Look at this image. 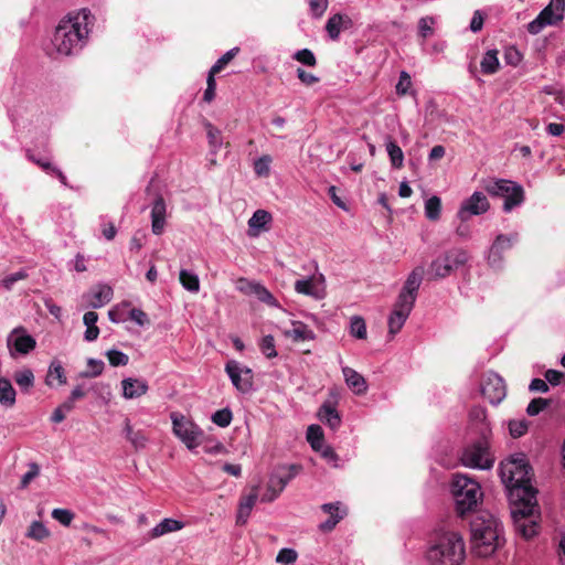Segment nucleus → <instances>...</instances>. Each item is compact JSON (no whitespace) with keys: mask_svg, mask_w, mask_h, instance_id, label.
Instances as JSON below:
<instances>
[{"mask_svg":"<svg viewBox=\"0 0 565 565\" xmlns=\"http://www.w3.org/2000/svg\"><path fill=\"white\" fill-rule=\"evenodd\" d=\"M90 18V11L82 9L60 21L52 38L56 54L70 56L82 51L88 40Z\"/></svg>","mask_w":565,"mask_h":565,"instance_id":"obj_1","label":"nucleus"},{"mask_svg":"<svg viewBox=\"0 0 565 565\" xmlns=\"http://www.w3.org/2000/svg\"><path fill=\"white\" fill-rule=\"evenodd\" d=\"M500 478L508 490L510 502L536 498L531 484V467L525 455L515 454L503 460L499 467Z\"/></svg>","mask_w":565,"mask_h":565,"instance_id":"obj_2","label":"nucleus"},{"mask_svg":"<svg viewBox=\"0 0 565 565\" xmlns=\"http://www.w3.org/2000/svg\"><path fill=\"white\" fill-rule=\"evenodd\" d=\"M473 552L480 557L492 555L503 543L498 519L487 512L477 514L470 523Z\"/></svg>","mask_w":565,"mask_h":565,"instance_id":"obj_3","label":"nucleus"},{"mask_svg":"<svg viewBox=\"0 0 565 565\" xmlns=\"http://www.w3.org/2000/svg\"><path fill=\"white\" fill-rule=\"evenodd\" d=\"M466 558V544L460 533H440L427 551L430 565H462Z\"/></svg>","mask_w":565,"mask_h":565,"instance_id":"obj_4","label":"nucleus"},{"mask_svg":"<svg viewBox=\"0 0 565 565\" xmlns=\"http://www.w3.org/2000/svg\"><path fill=\"white\" fill-rule=\"evenodd\" d=\"M451 493L455 500L456 511L461 516L473 512L483 498L480 483L476 479L462 473L454 475Z\"/></svg>","mask_w":565,"mask_h":565,"instance_id":"obj_5","label":"nucleus"},{"mask_svg":"<svg viewBox=\"0 0 565 565\" xmlns=\"http://www.w3.org/2000/svg\"><path fill=\"white\" fill-rule=\"evenodd\" d=\"M482 188L490 196L504 200L503 211L507 213L524 201L523 188L511 180L489 178L482 181Z\"/></svg>","mask_w":565,"mask_h":565,"instance_id":"obj_6","label":"nucleus"},{"mask_svg":"<svg viewBox=\"0 0 565 565\" xmlns=\"http://www.w3.org/2000/svg\"><path fill=\"white\" fill-rule=\"evenodd\" d=\"M511 515L515 532L522 537L529 540L537 534L539 524L536 522L537 500L525 499L520 502H511Z\"/></svg>","mask_w":565,"mask_h":565,"instance_id":"obj_7","label":"nucleus"},{"mask_svg":"<svg viewBox=\"0 0 565 565\" xmlns=\"http://www.w3.org/2000/svg\"><path fill=\"white\" fill-rule=\"evenodd\" d=\"M490 433L488 425L483 424L482 436L463 448L460 461L465 467L480 470H488L494 463V458L490 452L488 434Z\"/></svg>","mask_w":565,"mask_h":565,"instance_id":"obj_8","label":"nucleus"},{"mask_svg":"<svg viewBox=\"0 0 565 565\" xmlns=\"http://www.w3.org/2000/svg\"><path fill=\"white\" fill-rule=\"evenodd\" d=\"M170 419L172 423L173 434L190 451H193L203 444L204 431L191 418L181 413L172 412L170 414Z\"/></svg>","mask_w":565,"mask_h":565,"instance_id":"obj_9","label":"nucleus"},{"mask_svg":"<svg viewBox=\"0 0 565 565\" xmlns=\"http://www.w3.org/2000/svg\"><path fill=\"white\" fill-rule=\"evenodd\" d=\"M468 253L461 248H452L435 258L428 274L431 279H443L450 276L460 266L468 262Z\"/></svg>","mask_w":565,"mask_h":565,"instance_id":"obj_10","label":"nucleus"},{"mask_svg":"<svg viewBox=\"0 0 565 565\" xmlns=\"http://www.w3.org/2000/svg\"><path fill=\"white\" fill-rule=\"evenodd\" d=\"M423 274L424 268L422 266H418L412 270L398 294L394 309L411 315L417 298V291L423 281Z\"/></svg>","mask_w":565,"mask_h":565,"instance_id":"obj_11","label":"nucleus"},{"mask_svg":"<svg viewBox=\"0 0 565 565\" xmlns=\"http://www.w3.org/2000/svg\"><path fill=\"white\" fill-rule=\"evenodd\" d=\"M225 372L234 387L241 393H248L253 387V371L242 365L236 360H230L225 364Z\"/></svg>","mask_w":565,"mask_h":565,"instance_id":"obj_12","label":"nucleus"},{"mask_svg":"<svg viewBox=\"0 0 565 565\" xmlns=\"http://www.w3.org/2000/svg\"><path fill=\"white\" fill-rule=\"evenodd\" d=\"M481 393L491 404H500L507 395L503 379L494 372L486 373L481 382Z\"/></svg>","mask_w":565,"mask_h":565,"instance_id":"obj_13","label":"nucleus"},{"mask_svg":"<svg viewBox=\"0 0 565 565\" xmlns=\"http://www.w3.org/2000/svg\"><path fill=\"white\" fill-rule=\"evenodd\" d=\"M7 345L10 350L11 355L28 354L33 351L36 347L35 339L28 333L25 328H14L7 338Z\"/></svg>","mask_w":565,"mask_h":565,"instance_id":"obj_14","label":"nucleus"},{"mask_svg":"<svg viewBox=\"0 0 565 565\" xmlns=\"http://www.w3.org/2000/svg\"><path fill=\"white\" fill-rule=\"evenodd\" d=\"M490 207L487 196L482 192L476 191L465 200L458 211V217L461 221H467L472 215H480L486 213Z\"/></svg>","mask_w":565,"mask_h":565,"instance_id":"obj_15","label":"nucleus"},{"mask_svg":"<svg viewBox=\"0 0 565 565\" xmlns=\"http://www.w3.org/2000/svg\"><path fill=\"white\" fill-rule=\"evenodd\" d=\"M516 234L498 235L489 250V264L492 267H500L503 259V253L509 250L513 246L514 242H516Z\"/></svg>","mask_w":565,"mask_h":565,"instance_id":"obj_16","label":"nucleus"},{"mask_svg":"<svg viewBox=\"0 0 565 565\" xmlns=\"http://www.w3.org/2000/svg\"><path fill=\"white\" fill-rule=\"evenodd\" d=\"M151 232L154 235H161L167 225V204L162 195H157L151 204Z\"/></svg>","mask_w":565,"mask_h":565,"instance_id":"obj_17","label":"nucleus"},{"mask_svg":"<svg viewBox=\"0 0 565 565\" xmlns=\"http://www.w3.org/2000/svg\"><path fill=\"white\" fill-rule=\"evenodd\" d=\"M323 281L324 278L322 275L320 277L299 279L295 282V290L298 294L310 296L315 299H322L326 296Z\"/></svg>","mask_w":565,"mask_h":565,"instance_id":"obj_18","label":"nucleus"},{"mask_svg":"<svg viewBox=\"0 0 565 565\" xmlns=\"http://www.w3.org/2000/svg\"><path fill=\"white\" fill-rule=\"evenodd\" d=\"M300 471V467L296 465L279 467L269 477L268 484L270 489L277 488L282 492L286 486L292 480Z\"/></svg>","mask_w":565,"mask_h":565,"instance_id":"obj_19","label":"nucleus"},{"mask_svg":"<svg viewBox=\"0 0 565 565\" xmlns=\"http://www.w3.org/2000/svg\"><path fill=\"white\" fill-rule=\"evenodd\" d=\"M271 222L273 216L268 211L262 209L256 210L248 220V235L256 237L260 233L269 231Z\"/></svg>","mask_w":565,"mask_h":565,"instance_id":"obj_20","label":"nucleus"},{"mask_svg":"<svg viewBox=\"0 0 565 565\" xmlns=\"http://www.w3.org/2000/svg\"><path fill=\"white\" fill-rule=\"evenodd\" d=\"M149 385L146 380L126 377L121 381L122 397L126 399L139 398L147 394Z\"/></svg>","mask_w":565,"mask_h":565,"instance_id":"obj_21","label":"nucleus"},{"mask_svg":"<svg viewBox=\"0 0 565 565\" xmlns=\"http://www.w3.org/2000/svg\"><path fill=\"white\" fill-rule=\"evenodd\" d=\"M87 305L94 309L102 308L113 298V289L107 285H97L84 296Z\"/></svg>","mask_w":565,"mask_h":565,"instance_id":"obj_22","label":"nucleus"},{"mask_svg":"<svg viewBox=\"0 0 565 565\" xmlns=\"http://www.w3.org/2000/svg\"><path fill=\"white\" fill-rule=\"evenodd\" d=\"M258 499V486H254L248 494H243L238 504L236 515L237 524H245L250 515V512Z\"/></svg>","mask_w":565,"mask_h":565,"instance_id":"obj_23","label":"nucleus"},{"mask_svg":"<svg viewBox=\"0 0 565 565\" xmlns=\"http://www.w3.org/2000/svg\"><path fill=\"white\" fill-rule=\"evenodd\" d=\"M322 511L328 513L330 516L324 522L320 523L319 529L322 532L332 531L335 525L345 516L347 511L341 510L340 503H324L321 507Z\"/></svg>","mask_w":565,"mask_h":565,"instance_id":"obj_24","label":"nucleus"},{"mask_svg":"<svg viewBox=\"0 0 565 565\" xmlns=\"http://www.w3.org/2000/svg\"><path fill=\"white\" fill-rule=\"evenodd\" d=\"M565 12V0H551L550 4L540 13V20L546 24H555L563 20Z\"/></svg>","mask_w":565,"mask_h":565,"instance_id":"obj_25","label":"nucleus"},{"mask_svg":"<svg viewBox=\"0 0 565 565\" xmlns=\"http://www.w3.org/2000/svg\"><path fill=\"white\" fill-rule=\"evenodd\" d=\"M284 335L294 342L312 341L316 339L313 330L301 321H291V328L285 330Z\"/></svg>","mask_w":565,"mask_h":565,"instance_id":"obj_26","label":"nucleus"},{"mask_svg":"<svg viewBox=\"0 0 565 565\" xmlns=\"http://www.w3.org/2000/svg\"><path fill=\"white\" fill-rule=\"evenodd\" d=\"M342 373L347 385L353 391L354 394L363 395L366 393L367 384L365 379L360 373L349 366H343Z\"/></svg>","mask_w":565,"mask_h":565,"instance_id":"obj_27","label":"nucleus"},{"mask_svg":"<svg viewBox=\"0 0 565 565\" xmlns=\"http://www.w3.org/2000/svg\"><path fill=\"white\" fill-rule=\"evenodd\" d=\"M318 416L320 420L327 424L332 430H337L340 427V414L330 401H327L321 405Z\"/></svg>","mask_w":565,"mask_h":565,"instance_id":"obj_28","label":"nucleus"},{"mask_svg":"<svg viewBox=\"0 0 565 565\" xmlns=\"http://www.w3.org/2000/svg\"><path fill=\"white\" fill-rule=\"evenodd\" d=\"M124 435L126 439L131 444V446L136 450H140L146 448L148 444V438L142 430H135L130 420L128 418L125 419L124 423Z\"/></svg>","mask_w":565,"mask_h":565,"instance_id":"obj_29","label":"nucleus"},{"mask_svg":"<svg viewBox=\"0 0 565 565\" xmlns=\"http://www.w3.org/2000/svg\"><path fill=\"white\" fill-rule=\"evenodd\" d=\"M183 527V522L175 519L166 518L150 531L149 535L151 539H157L168 533L180 531Z\"/></svg>","mask_w":565,"mask_h":565,"instance_id":"obj_30","label":"nucleus"},{"mask_svg":"<svg viewBox=\"0 0 565 565\" xmlns=\"http://www.w3.org/2000/svg\"><path fill=\"white\" fill-rule=\"evenodd\" d=\"M98 315L95 311H87L83 317V322L86 326L84 332V340L87 342L95 341L99 335V328L96 326Z\"/></svg>","mask_w":565,"mask_h":565,"instance_id":"obj_31","label":"nucleus"},{"mask_svg":"<svg viewBox=\"0 0 565 565\" xmlns=\"http://www.w3.org/2000/svg\"><path fill=\"white\" fill-rule=\"evenodd\" d=\"M45 382L49 386L66 384V375L60 361L54 360L51 362Z\"/></svg>","mask_w":565,"mask_h":565,"instance_id":"obj_32","label":"nucleus"},{"mask_svg":"<svg viewBox=\"0 0 565 565\" xmlns=\"http://www.w3.org/2000/svg\"><path fill=\"white\" fill-rule=\"evenodd\" d=\"M15 390L11 382L0 376V404L4 407H12L15 404Z\"/></svg>","mask_w":565,"mask_h":565,"instance_id":"obj_33","label":"nucleus"},{"mask_svg":"<svg viewBox=\"0 0 565 565\" xmlns=\"http://www.w3.org/2000/svg\"><path fill=\"white\" fill-rule=\"evenodd\" d=\"M481 72L486 75H492L498 72L500 67V62L498 58L497 50H489L482 56L480 63Z\"/></svg>","mask_w":565,"mask_h":565,"instance_id":"obj_34","label":"nucleus"},{"mask_svg":"<svg viewBox=\"0 0 565 565\" xmlns=\"http://www.w3.org/2000/svg\"><path fill=\"white\" fill-rule=\"evenodd\" d=\"M246 290L252 291V295L256 296L259 301L270 307L279 306L273 294L259 282H256V285H249Z\"/></svg>","mask_w":565,"mask_h":565,"instance_id":"obj_35","label":"nucleus"},{"mask_svg":"<svg viewBox=\"0 0 565 565\" xmlns=\"http://www.w3.org/2000/svg\"><path fill=\"white\" fill-rule=\"evenodd\" d=\"M385 147L390 158L391 166L395 169H401L404 164V153L401 147L391 138H387Z\"/></svg>","mask_w":565,"mask_h":565,"instance_id":"obj_36","label":"nucleus"},{"mask_svg":"<svg viewBox=\"0 0 565 565\" xmlns=\"http://www.w3.org/2000/svg\"><path fill=\"white\" fill-rule=\"evenodd\" d=\"M407 312H403L396 309H393L392 313L388 317V333L394 337L396 333L401 331L403 326L405 324L407 318Z\"/></svg>","mask_w":565,"mask_h":565,"instance_id":"obj_37","label":"nucleus"},{"mask_svg":"<svg viewBox=\"0 0 565 565\" xmlns=\"http://www.w3.org/2000/svg\"><path fill=\"white\" fill-rule=\"evenodd\" d=\"M350 22V19L342 14H333L330 17L326 24V30L332 40H337L340 35L344 21Z\"/></svg>","mask_w":565,"mask_h":565,"instance_id":"obj_38","label":"nucleus"},{"mask_svg":"<svg viewBox=\"0 0 565 565\" xmlns=\"http://www.w3.org/2000/svg\"><path fill=\"white\" fill-rule=\"evenodd\" d=\"M179 278L181 285L188 291L198 292L200 290V280L196 274L186 269H181Z\"/></svg>","mask_w":565,"mask_h":565,"instance_id":"obj_39","label":"nucleus"},{"mask_svg":"<svg viewBox=\"0 0 565 565\" xmlns=\"http://www.w3.org/2000/svg\"><path fill=\"white\" fill-rule=\"evenodd\" d=\"M441 212V200L437 195L430 196L425 202V216L430 221H438Z\"/></svg>","mask_w":565,"mask_h":565,"instance_id":"obj_40","label":"nucleus"},{"mask_svg":"<svg viewBox=\"0 0 565 565\" xmlns=\"http://www.w3.org/2000/svg\"><path fill=\"white\" fill-rule=\"evenodd\" d=\"M307 440L313 450H320L323 446V431L318 425H310L307 429Z\"/></svg>","mask_w":565,"mask_h":565,"instance_id":"obj_41","label":"nucleus"},{"mask_svg":"<svg viewBox=\"0 0 565 565\" xmlns=\"http://www.w3.org/2000/svg\"><path fill=\"white\" fill-rule=\"evenodd\" d=\"M14 381L22 391H29L34 385L33 372L30 369L17 371Z\"/></svg>","mask_w":565,"mask_h":565,"instance_id":"obj_42","label":"nucleus"},{"mask_svg":"<svg viewBox=\"0 0 565 565\" xmlns=\"http://www.w3.org/2000/svg\"><path fill=\"white\" fill-rule=\"evenodd\" d=\"M350 334L356 339L366 338V324L362 317L353 316L350 320Z\"/></svg>","mask_w":565,"mask_h":565,"instance_id":"obj_43","label":"nucleus"},{"mask_svg":"<svg viewBox=\"0 0 565 565\" xmlns=\"http://www.w3.org/2000/svg\"><path fill=\"white\" fill-rule=\"evenodd\" d=\"M26 536L35 541H43L50 536V531L42 522L33 521L29 526Z\"/></svg>","mask_w":565,"mask_h":565,"instance_id":"obj_44","label":"nucleus"},{"mask_svg":"<svg viewBox=\"0 0 565 565\" xmlns=\"http://www.w3.org/2000/svg\"><path fill=\"white\" fill-rule=\"evenodd\" d=\"M106 356L111 366H126L129 363V356L122 351L111 349L106 352Z\"/></svg>","mask_w":565,"mask_h":565,"instance_id":"obj_45","label":"nucleus"},{"mask_svg":"<svg viewBox=\"0 0 565 565\" xmlns=\"http://www.w3.org/2000/svg\"><path fill=\"white\" fill-rule=\"evenodd\" d=\"M211 419L215 425H217L222 428H225V427L230 426V424L233 419V414L230 408H222V409L216 411L212 415Z\"/></svg>","mask_w":565,"mask_h":565,"instance_id":"obj_46","label":"nucleus"},{"mask_svg":"<svg viewBox=\"0 0 565 565\" xmlns=\"http://www.w3.org/2000/svg\"><path fill=\"white\" fill-rule=\"evenodd\" d=\"M292 57H294V60H296L297 62H299L306 66L315 67L317 65V58H316L313 52L309 49H302V50L297 51L292 55Z\"/></svg>","mask_w":565,"mask_h":565,"instance_id":"obj_47","label":"nucleus"},{"mask_svg":"<svg viewBox=\"0 0 565 565\" xmlns=\"http://www.w3.org/2000/svg\"><path fill=\"white\" fill-rule=\"evenodd\" d=\"M259 349L262 353L268 359L277 356L275 339L273 335H265L259 343Z\"/></svg>","mask_w":565,"mask_h":565,"instance_id":"obj_48","label":"nucleus"},{"mask_svg":"<svg viewBox=\"0 0 565 565\" xmlns=\"http://www.w3.org/2000/svg\"><path fill=\"white\" fill-rule=\"evenodd\" d=\"M206 129L209 143L213 151L216 152L222 146L221 131L210 122L206 124Z\"/></svg>","mask_w":565,"mask_h":565,"instance_id":"obj_49","label":"nucleus"},{"mask_svg":"<svg viewBox=\"0 0 565 565\" xmlns=\"http://www.w3.org/2000/svg\"><path fill=\"white\" fill-rule=\"evenodd\" d=\"M271 158L263 156L254 162V171L258 177H267L270 171Z\"/></svg>","mask_w":565,"mask_h":565,"instance_id":"obj_50","label":"nucleus"},{"mask_svg":"<svg viewBox=\"0 0 565 565\" xmlns=\"http://www.w3.org/2000/svg\"><path fill=\"white\" fill-rule=\"evenodd\" d=\"M51 515L54 520H56L64 526L71 525V523L74 519V513L67 509H60V508L54 509L52 511Z\"/></svg>","mask_w":565,"mask_h":565,"instance_id":"obj_51","label":"nucleus"},{"mask_svg":"<svg viewBox=\"0 0 565 565\" xmlns=\"http://www.w3.org/2000/svg\"><path fill=\"white\" fill-rule=\"evenodd\" d=\"M527 428L529 424L525 419H515L509 423V430L513 438L523 436L527 431Z\"/></svg>","mask_w":565,"mask_h":565,"instance_id":"obj_52","label":"nucleus"},{"mask_svg":"<svg viewBox=\"0 0 565 565\" xmlns=\"http://www.w3.org/2000/svg\"><path fill=\"white\" fill-rule=\"evenodd\" d=\"M87 365L90 367V371L82 372L81 376L83 377H95L103 373L104 371V362L102 360L88 359Z\"/></svg>","mask_w":565,"mask_h":565,"instance_id":"obj_53","label":"nucleus"},{"mask_svg":"<svg viewBox=\"0 0 565 565\" xmlns=\"http://www.w3.org/2000/svg\"><path fill=\"white\" fill-rule=\"evenodd\" d=\"M238 51V47H233L223 54L212 66L213 72H221L234 58Z\"/></svg>","mask_w":565,"mask_h":565,"instance_id":"obj_54","label":"nucleus"},{"mask_svg":"<svg viewBox=\"0 0 565 565\" xmlns=\"http://www.w3.org/2000/svg\"><path fill=\"white\" fill-rule=\"evenodd\" d=\"M412 86V79L407 72L402 71L399 74L398 82L396 84V94L404 96L408 93L409 88Z\"/></svg>","mask_w":565,"mask_h":565,"instance_id":"obj_55","label":"nucleus"},{"mask_svg":"<svg viewBox=\"0 0 565 565\" xmlns=\"http://www.w3.org/2000/svg\"><path fill=\"white\" fill-rule=\"evenodd\" d=\"M298 554L294 548H281L277 556L276 562L280 564H294L297 561Z\"/></svg>","mask_w":565,"mask_h":565,"instance_id":"obj_56","label":"nucleus"},{"mask_svg":"<svg viewBox=\"0 0 565 565\" xmlns=\"http://www.w3.org/2000/svg\"><path fill=\"white\" fill-rule=\"evenodd\" d=\"M435 24V19L433 17H424L418 21V30L422 38L427 39L433 34V25Z\"/></svg>","mask_w":565,"mask_h":565,"instance_id":"obj_57","label":"nucleus"},{"mask_svg":"<svg viewBox=\"0 0 565 565\" xmlns=\"http://www.w3.org/2000/svg\"><path fill=\"white\" fill-rule=\"evenodd\" d=\"M548 406V401L545 398H534L530 402V404L526 407V413L529 416H535L540 414L543 409H545Z\"/></svg>","mask_w":565,"mask_h":565,"instance_id":"obj_58","label":"nucleus"},{"mask_svg":"<svg viewBox=\"0 0 565 565\" xmlns=\"http://www.w3.org/2000/svg\"><path fill=\"white\" fill-rule=\"evenodd\" d=\"M328 0H309L311 15L319 19L323 15L328 8Z\"/></svg>","mask_w":565,"mask_h":565,"instance_id":"obj_59","label":"nucleus"},{"mask_svg":"<svg viewBox=\"0 0 565 565\" xmlns=\"http://www.w3.org/2000/svg\"><path fill=\"white\" fill-rule=\"evenodd\" d=\"M28 277V274L25 270L21 269L19 271H15L13 274L8 275L3 278L2 285L7 290H10L13 285L20 280H23Z\"/></svg>","mask_w":565,"mask_h":565,"instance_id":"obj_60","label":"nucleus"},{"mask_svg":"<svg viewBox=\"0 0 565 565\" xmlns=\"http://www.w3.org/2000/svg\"><path fill=\"white\" fill-rule=\"evenodd\" d=\"M297 77L306 86L315 85V84L319 83V81H320V78L318 76H316L312 73L306 72L301 67L297 68Z\"/></svg>","mask_w":565,"mask_h":565,"instance_id":"obj_61","label":"nucleus"},{"mask_svg":"<svg viewBox=\"0 0 565 565\" xmlns=\"http://www.w3.org/2000/svg\"><path fill=\"white\" fill-rule=\"evenodd\" d=\"M40 473V468L36 463L32 462L29 465V471L25 472L23 476H22V479H21V488H26L29 486V483L35 478L38 477Z\"/></svg>","mask_w":565,"mask_h":565,"instance_id":"obj_62","label":"nucleus"},{"mask_svg":"<svg viewBox=\"0 0 565 565\" xmlns=\"http://www.w3.org/2000/svg\"><path fill=\"white\" fill-rule=\"evenodd\" d=\"M505 63L512 66H516L522 61V54L515 47H509L504 52Z\"/></svg>","mask_w":565,"mask_h":565,"instance_id":"obj_63","label":"nucleus"},{"mask_svg":"<svg viewBox=\"0 0 565 565\" xmlns=\"http://www.w3.org/2000/svg\"><path fill=\"white\" fill-rule=\"evenodd\" d=\"M129 318L138 326L143 327L149 322L148 316L141 309L132 308L129 312Z\"/></svg>","mask_w":565,"mask_h":565,"instance_id":"obj_64","label":"nucleus"}]
</instances>
